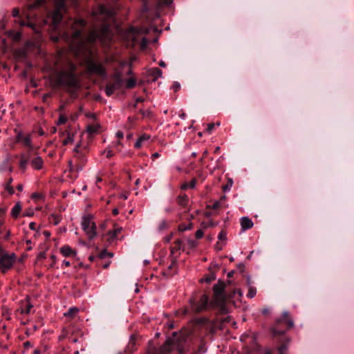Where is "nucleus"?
Returning a JSON list of instances; mask_svg holds the SVG:
<instances>
[{
	"label": "nucleus",
	"mask_w": 354,
	"mask_h": 354,
	"mask_svg": "<svg viewBox=\"0 0 354 354\" xmlns=\"http://www.w3.org/2000/svg\"><path fill=\"white\" fill-rule=\"evenodd\" d=\"M86 25L84 19H77L73 26L75 28H80L74 30L72 33V39L71 47L76 55H84L88 57L86 61L87 71L91 74L98 75L100 76L106 75V70L100 62H97L92 56V50L91 45L97 40L105 43L111 39L110 29L106 25H103L100 29H94L90 32L86 40L81 38L82 30Z\"/></svg>",
	"instance_id": "1"
},
{
	"label": "nucleus",
	"mask_w": 354,
	"mask_h": 354,
	"mask_svg": "<svg viewBox=\"0 0 354 354\" xmlns=\"http://www.w3.org/2000/svg\"><path fill=\"white\" fill-rule=\"evenodd\" d=\"M283 324H286L288 328L294 326V322L288 312H284L282 317L277 319L274 325L270 329L273 337L277 338L282 336V339L280 340L281 345L278 348L279 354H286L288 344L290 341L288 337L284 336L286 329L283 328L282 325Z\"/></svg>",
	"instance_id": "2"
},
{
	"label": "nucleus",
	"mask_w": 354,
	"mask_h": 354,
	"mask_svg": "<svg viewBox=\"0 0 354 354\" xmlns=\"http://www.w3.org/2000/svg\"><path fill=\"white\" fill-rule=\"evenodd\" d=\"M76 66L69 63L68 69H64L57 72L54 77L55 86H64L68 88H77L80 86L79 80L75 73Z\"/></svg>",
	"instance_id": "3"
},
{
	"label": "nucleus",
	"mask_w": 354,
	"mask_h": 354,
	"mask_svg": "<svg viewBox=\"0 0 354 354\" xmlns=\"http://www.w3.org/2000/svg\"><path fill=\"white\" fill-rule=\"evenodd\" d=\"M210 304L211 302L209 303V297L205 294L201 295L198 299L196 297H193L189 299L191 310L194 313H201L207 310L209 306H213Z\"/></svg>",
	"instance_id": "4"
},
{
	"label": "nucleus",
	"mask_w": 354,
	"mask_h": 354,
	"mask_svg": "<svg viewBox=\"0 0 354 354\" xmlns=\"http://www.w3.org/2000/svg\"><path fill=\"white\" fill-rule=\"evenodd\" d=\"M225 284L223 282H218L213 286V299L210 304L213 306H222L225 302V297L223 291L225 289Z\"/></svg>",
	"instance_id": "5"
},
{
	"label": "nucleus",
	"mask_w": 354,
	"mask_h": 354,
	"mask_svg": "<svg viewBox=\"0 0 354 354\" xmlns=\"http://www.w3.org/2000/svg\"><path fill=\"white\" fill-rule=\"evenodd\" d=\"M82 227L89 239H93L96 236V225L93 221L92 216L89 215L84 216L82 221Z\"/></svg>",
	"instance_id": "6"
},
{
	"label": "nucleus",
	"mask_w": 354,
	"mask_h": 354,
	"mask_svg": "<svg viewBox=\"0 0 354 354\" xmlns=\"http://www.w3.org/2000/svg\"><path fill=\"white\" fill-rule=\"evenodd\" d=\"M16 256L15 254L9 255L4 254L0 257V266L1 272L5 273L8 269H10L15 260Z\"/></svg>",
	"instance_id": "7"
},
{
	"label": "nucleus",
	"mask_w": 354,
	"mask_h": 354,
	"mask_svg": "<svg viewBox=\"0 0 354 354\" xmlns=\"http://www.w3.org/2000/svg\"><path fill=\"white\" fill-rule=\"evenodd\" d=\"M33 308V305L30 301V297H26L24 300L19 302V307L15 311L16 316L19 314L21 315H29Z\"/></svg>",
	"instance_id": "8"
},
{
	"label": "nucleus",
	"mask_w": 354,
	"mask_h": 354,
	"mask_svg": "<svg viewBox=\"0 0 354 354\" xmlns=\"http://www.w3.org/2000/svg\"><path fill=\"white\" fill-rule=\"evenodd\" d=\"M122 80L119 75L114 77L113 82H109L105 86V93L108 96H111L113 93L120 89L122 86Z\"/></svg>",
	"instance_id": "9"
},
{
	"label": "nucleus",
	"mask_w": 354,
	"mask_h": 354,
	"mask_svg": "<svg viewBox=\"0 0 354 354\" xmlns=\"http://www.w3.org/2000/svg\"><path fill=\"white\" fill-rule=\"evenodd\" d=\"M16 140L17 142H21L25 147H27L28 148V151L30 152L32 150L33 147L30 135L24 136L20 132L17 135Z\"/></svg>",
	"instance_id": "10"
},
{
	"label": "nucleus",
	"mask_w": 354,
	"mask_h": 354,
	"mask_svg": "<svg viewBox=\"0 0 354 354\" xmlns=\"http://www.w3.org/2000/svg\"><path fill=\"white\" fill-rule=\"evenodd\" d=\"M63 8L64 3L62 2L59 3L55 10L52 14L53 21L55 25H57L62 19L61 9Z\"/></svg>",
	"instance_id": "11"
},
{
	"label": "nucleus",
	"mask_w": 354,
	"mask_h": 354,
	"mask_svg": "<svg viewBox=\"0 0 354 354\" xmlns=\"http://www.w3.org/2000/svg\"><path fill=\"white\" fill-rule=\"evenodd\" d=\"M122 230V228L121 227L115 224L113 230H109L106 235L107 240L110 243L113 241L117 238L118 234L121 232Z\"/></svg>",
	"instance_id": "12"
},
{
	"label": "nucleus",
	"mask_w": 354,
	"mask_h": 354,
	"mask_svg": "<svg viewBox=\"0 0 354 354\" xmlns=\"http://www.w3.org/2000/svg\"><path fill=\"white\" fill-rule=\"evenodd\" d=\"M147 32H148V30L145 28L138 29L134 27H131L129 29V37L133 40V42H136V37L140 32L146 33Z\"/></svg>",
	"instance_id": "13"
},
{
	"label": "nucleus",
	"mask_w": 354,
	"mask_h": 354,
	"mask_svg": "<svg viewBox=\"0 0 354 354\" xmlns=\"http://www.w3.org/2000/svg\"><path fill=\"white\" fill-rule=\"evenodd\" d=\"M30 158V152L28 151L26 153H22L20 156L19 167L20 169L25 170L27 167V164Z\"/></svg>",
	"instance_id": "14"
},
{
	"label": "nucleus",
	"mask_w": 354,
	"mask_h": 354,
	"mask_svg": "<svg viewBox=\"0 0 354 354\" xmlns=\"http://www.w3.org/2000/svg\"><path fill=\"white\" fill-rule=\"evenodd\" d=\"M61 254L66 257H75L76 255V252L73 250L70 246L66 245L60 248Z\"/></svg>",
	"instance_id": "15"
},
{
	"label": "nucleus",
	"mask_w": 354,
	"mask_h": 354,
	"mask_svg": "<svg viewBox=\"0 0 354 354\" xmlns=\"http://www.w3.org/2000/svg\"><path fill=\"white\" fill-rule=\"evenodd\" d=\"M252 221L247 216H244L241 219V225L243 231L249 230L253 227Z\"/></svg>",
	"instance_id": "16"
},
{
	"label": "nucleus",
	"mask_w": 354,
	"mask_h": 354,
	"mask_svg": "<svg viewBox=\"0 0 354 354\" xmlns=\"http://www.w3.org/2000/svg\"><path fill=\"white\" fill-rule=\"evenodd\" d=\"M43 164H44V161L40 156L35 157L30 162V165H31L33 169H37V170L42 169Z\"/></svg>",
	"instance_id": "17"
},
{
	"label": "nucleus",
	"mask_w": 354,
	"mask_h": 354,
	"mask_svg": "<svg viewBox=\"0 0 354 354\" xmlns=\"http://www.w3.org/2000/svg\"><path fill=\"white\" fill-rule=\"evenodd\" d=\"M174 342L171 339H167L165 343L162 346L160 351L163 354L170 352L173 348Z\"/></svg>",
	"instance_id": "18"
},
{
	"label": "nucleus",
	"mask_w": 354,
	"mask_h": 354,
	"mask_svg": "<svg viewBox=\"0 0 354 354\" xmlns=\"http://www.w3.org/2000/svg\"><path fill=\"white\" fill-rule=\"evenodd\" d=\"M151 136L147 133L142 134L135 143V147L137 149L140 148L143 143L150 139Z\"/></svg>",
	"instance_id": "19"
},
{
	"label": "nucleus",
	"mask_w": 354,
	"mask_h": 354,
	"mask_svg": "<svg viewBox=\"0 0 354 354\" xmlns=\"http://www.w3.org/2000/svg\"><path fill=\"white\" fill-rule=\"evenodd\" d=\"M100 125L97 123L91 124L87 126L86 131L90 135H93L99 132Z\"/></svg>",
	"instance_id": "20"
},
{
	"label": "nucleus",
	"mask_w": 354,
	"mask_h": 354,
	"mask_svg": "<svg viewBox=\"0 0 354 354\" xmlns=\"http://www.w3.org/2000/svg\"><path fill=\"white\" fill-rule=\"evenodd\" d=\"M80 144H77L75 149H74V152L76 153L75 154V157H77V158L80 159V158H84V152L83 151H86V147H84V149H80Z\"/></svg>",
	"instance_id": "21"
},
{
	"label": "nucleus",
	"mask_w": 354,
	"mask_h": 354,
	"mask_svg": "<svg viewBox=\"0 0 354 354\" xmlns=\"http://www.w3.org/2000/svg\"><path fill=\"white\" fill-rule=\"evenodd\" d=\"M21 210L20 203H17L11 211V215L13 218H17Z\"/></svg>",
	"instance_id": "22"
},
{
	"label": "nucleus",
	"mask_w": 354,
	"mask_h": 354,
	"mask_svg": "<svg viewBox=\"0 0 354 354\" xmlns=\"http://www.w3.org/2000/svg\"><path fill=\"white\" fill-rule=\"evenodd\" d=\"M65 133H66V138L62 141V144L64 145L72 144L74 141V134L72 133H70L68 131H66Z\"/></svg>",
	"instance_id": "23"
},
{
	"label": "nucleus",
	"mask_w": 354,
	"mask_h": 354,
	"mask_svg": "<svg viewBox=\"0 0 354 354\" xmlns=\"http://www.w3.org/2000/svg\"><path fill=\"white\" fill-rule=\"evenodd\" d=\"M162 72L158 68H153L151 71V75L153 77V80L156 81L158 78L162 76Z\"/></svg>",
	"instance_id": "24"
},
{
	"label": "nucleus",
	"mask_w": 354,
	"mask_h": 354,
	"mask_svg": "<svg viewBox=\"0 0 354 354\" xmlns=\"http://www.w3.org/2000/svg\"><path fill=\"white\" fill-rule=\"evenodd\" d=\"M8 35L10 37H11L15 41H18L21 38V34L20 32H15L14 30H10L8 32Z\"/></svg>",
	"instance_id": "25"
},
{
	"label": "nucleus",
	"mask_w": 354,
	"mask_h": 354,
	"mask_svg": "<svg viewBox=\"0 0 354 354\" xmlns=\"http://www.w3.org/2000/svg\"><path fill=\"white\" fill-rule=\"evenodd\" d=\"M100 12L102 14L106 15L109 17H112L114 15V11L111 9H106L104 6H100Z\"/></svg>",
	"instance_id": "26"
},
{
	"label": "nucleus",
	"mask_w": 354,
	"mask_h": 354,
	"mask_svg": "<svg viewBox=\"0 0 354 354\" xmlns=\"http://www.w3.org/2000/svg\"><path fill=\"white\" fill-rule=\"evenodd\" d=\"M182 241L179 239L174 242V245L171 247V253L173 254L181 249Z\"/></svg>",
	"instance_id": "27"
},
{
	"label": "nucleus",
	"mask_w": 354,
	"mask_h": 354,
	"mask_svg": "<svg viewBox=\"0 0 354 354\" xmlns=\"http://www.w3.org/2000/svg\"><path fill=\"white\" fill-rule=\"evenodd\" d=\"M78 312L79 309L77 308H71L66 313H64V316L74 317L77 314Z\"/></svg>",
	"instance_id": "28"
},
{
	"label": "nucleus",
	"mask_w": 354,
	"mask_h": 354,
	"mask_svg": "<svg viewBox=\"0 0 354 354\" xmlns=\"http://www.w3.org/2000/svg\"><path fill=\"white\" fill-rule=\"evenodd\" d=\"M188 202V197L187 195L184 194L183 196H179L178 198V203L181 206H186Z\"/></svg>",
	"instance_id": "29"
},
{
	"label": "nucleus",
	"mask_w": 354,
	"mask_h": 354,
	"mask_svg": "<svg viewBox=\"0 0 354 354\" xmlns=\"http://www.w3.org/2000/svg\"><path fill=\"white\" fill-rule=\"evenodd\" d=\"M192 227H193V224H192V223L189 222L187 224H185V223L180 224L178 226V230L181 232H184L186 230H191V229H192Z\"/></svg>",
	"instance_id": "30"
},
{
	"label": "nucleus",
	"mask_w": 354,
	"mask_h": 354,
	"mask_svg": "<svg viewBox=\"0 0 354 354\" xmlns=\"http://www.w3.org/2000/svg\"><path fill=\"white\" fill-rule=\"evenodd\" d=\"M12 182V178H8V180L7 181L6 186L5 187L6 190H7L8 192V193L11 195L15 193L14 188L12 186H11Z\"/></svg>",
	"instance_id": "31"
},
{
	"label": "nucleus",
	"mask_w": 354,
	"mask_h": 354,
	"mask_svg": "<svg viewBox=\"0 0 354 354\" xmlns=\"http://www.w3.org/2000/svg\"><path fill=\"white\" fill-rule=\"evenodd\" d=\"M61 216L57 214H51L50 217V222H52L55 225H57L61 221Z\"/></svg>",
	"instance_id": "32"
},
{
	"label": "nucleus",
	"mask_w": 354,
	"mask_h": 354,
	"mask_svg": "<svg viewBox=\"0 0 354 354\" xmlns=\"http://www.w3.org/2000/svg\"><path fill=\"white\" fill-rule=\"evenodd\" d=\"M232 184H233L232 180L231 178H229L227 183L223 186V190L224 192L230 191V189H231V187L232 186Z\"/></svg>",
	"instance_id": "33"
},
{
	"label": "nucleus",
	"mask_w": 354,
	"mask_h": 354,
	"mask_svg": "<svg viewBox=\"0 0 354 354\" xmlns=\"http://www.w3.org/2000/svg\"><path fill=\"white\" fill-rule=\"evenodd\" d=\"M136 86V80L133 78H130L127 82V88H131Z\"/></svg>",
	"instance_id": "34"
},
{
	"label": "nucleus",
	"mask_w": 354,
	"mask_h": 354,
	"mask_svg": "<svg viewBox=\"0 0 354 354\" xmlns=\"http://www.w3.org/2000/svg\"><path fill=\"white\" fill-rule=\"evenodd\" d=\"M67 121V118L64 114H60L59 119L57 120V124H65Z\"/></svg>",
	"instance_id": "35"
},
{
	"label": "nucleus",
	"mask_w": 354,
	"mask_h": 354,
	"mask_svg": "<svg viewBox=\"0 0 354 354\" xmlns=\"http://www.w3.org/2000/svg\"><path fill=\"white\" fill-rule=\"evenodd\" d=\"M257 293L256 288L254 287H250L247 296L250 298H252Z\"/></svg>",
	"instance_id": "36"
},
{
	"label": "nucleus",
	"mask_w": 354,
	"mask_h": 354,
	"mask_svg": "<svg viewBox=\"0 0 354 354\" xmlns=\"http://www.w3.org/2000/svg\"><path fill=\"white\" fill-rule=\"evenodd\" d=\"M105 257H113V254L110 253V252H107L106 250H104L102 252H100V254H99V259H102Z\"/></svg>",
	"instance_id": "37"
},
{
	"label": "nucleus",
	"mask_w": 354,
	"mask_h": 354,
	"mask_svg": "<svg viewBox=\"0 0 354 354\" xmlns=\"http://www.w3.org/2000/svg\"><path fill=\"white\" fill-rule=\"evenodd\" d=\"M214 279H215L214 274H211L209 276H208V277H207L205 278H203L200 281H201V282L205 281L207 283H209V282H211L212 281H213Z\"/></svg>",
	"instance_id": "38"
},
{
	"label": "nucleus",
	"mask_w": 354,
	"mask_h": 354,
	"mask_svg": "<svg viewBox=\"0 0 354 354\" xmlns=\"http://www.w3.org/2000/svg\"><path fill=\"white\" fill-rule=\"evenodd\" d=\"M40 5H41V1H37L36 2L28 5V9L29 10H32L39 7Z\"/></svg>",
	"instance_id": "39"
},
{
	"label": "nucleus",
	"mask_w": 354,
	"mask_h": 354,
	"mask_svg": "<svg viewBox=\"0 0 354 354\" xmlns=\"http://www.w3.org/2000/svg\"><path fill=\"white\" fill-rule=\"evenodd\" d=\"M218 239L221 241H225L227 239V234L226 232L224 231V230H222L218 236Z\"/></svg>",
	"instance_id": "40"
},
{
	"label": "nucleus",
	"mask_w": 354,
	"mask_h": 354,
	"mask_svg": "<svg viewBox=\"0 0 354 354\" xmlns=\"http://www.w3.org/2000/svg\"><path fill=\"white\" fill-rule=\"evenodd\" d=\"M168 224L165 220H162L159 225V230H162L167 227Z\"/></svg>",
	"instance_id": "41"
},
{
	"label": "nucleus",
	"mask_w": 354,
	"mask_h": 354,
	"mask_svg": "<svg viewBox=\"0 0 354 354\" xmlns=\"http://www.w3.org/2000/svg\"><path fill=\"white\" fill-rule=\"evenodd\" d=\"M21 26H27L31 28L32 29H33L34 30H35V25L32 23H26L25 21H22L21 23Z\"/></svg>",
	"instance_id": "42"
},
{
	"label": "nucleus",
	"mask_w": 354,
	"mask_h": 354,
	"mask_svg": "<svg viewBox=\"0 0 354 354\" xmlns=\"http://www.w3.org/2000/svg\"><path fill=\"white\" fill-rule=\"evenodd\" d=\"M215 124L214 123H209L207 124V131L209 133H211V132L212 131V130L214 129V127H215Z\"/></svg>",
	"instance_id": "43"
},
{
	"label": "nucleus",
	"mask_w": 354,
	"mask_h": 354,
	"mask_svg": "<svg viewBox=\"0 0 354 354\" xmlns=\"http://www.w3.org/2000/svg\"><path fill=\"white\" fill-rule=\"evenodd\" d=\"M203 234H204V233H203V230H198L196 231V232L195 236H196V239H201L203 236Z\"/></svg>",
	"instance_id": "44"
},
{
	"label": "nucleus",
	"mask_w": 354,
	"mask_h": 354,
	"mask_svg": "<svg viewBox=\"0 0 354 354\" xmlns=\"http://www.w3.org/2000/svg\"><path fill=\"white\" fill-rule=\"evenodd\" d=\"M172 88H173L174 92H177L180 89V85L178 82H176L174 83Z\"/></svg>",
	"instance_id": "45"
},
{
	"label": "nucleus",
	"mask_w": 354,
	"mask_h": 354,
	"mask_svg": "<svg viewBox=\"0 0 354 354\" xmlns=\"http://www.w3.org/2000/svg\"><path fill=\"white\" fill-rule=\"evenodd\" d=\"M173 0H159L160 3L162 5L168 6L172 3Z\"/></svg>",
	"instance_id": "46"
},
{
	"label": "nucleus",
	"mask_w": 354,
	"mask_h": 354,
	"mask_svg": "<svg viewBox=\"0 0 354 354\" xmlns=\"http://www.w3.org/2000/svg\"><path fill=\"white\" fill-rule=\"evenodd\" d=\"M187 242L190 248H194L196 246V242L194 240H188Z\"/></svg>",
	"instance_id": "47"
},
{
	"label": "nucleus",
	"mask_w": 354,
	"mask_h": 354,
	"mask_svg": "<svg viewBox=\"0 0 354 354\" xmlns=\"http://www.w3.org/2000/svg\"><path fill=\"white\" fill-rule=\"evenodd\" d=\"M196 180H195V179H193V180H192L190 181V183H189V184H187V185H189V188L193 189V188H194V187H195V186H196Z\"/></svg>",
	"instance_id": "48"
},
{
	"label": "nucleus",
	"mask_w": 354,
	"mask_h": 354,
	"mask_svg": "<svg viewBox=\"0 0 354 354\" xmlns=\"http://www.w3.org/2000/svg\"><path fill=\"white\" fill-rule=\"evenodd\" d=\"M19 15V9L17 8H15L13 10H12V15L14 17H18Z\"/></svg>",
	"instance_id": "49"
},
{
	"label": "nucleus",
	"mask_w": 354,
	"mask_h": 354,
	"mask_svg": "<svg viewBox=\"0 0 354 354\" xmlns=\"http://www.w3.org/2000/svg\"><path fill=\"white\" fill-rule=\"evenodd\" d=\"M147 39L145 38V37H142V41H141V46L142 48L145 47L147 45Z\"/></svg>",
	"instance_id": "50"
},
{
	"label": "nucleus",
	"mask_w": 354,
	"mask_h": 354,
	"mask_svg": "<svg viewBox=\"0 0 354 354\" xmlns=\"http://www.w3.org/2000/svg\"><path fill=\"white\" fill-rule=\"evenodd\" d=\"M140 113L145 117L149 116L150 115V113H151V112L149 110H147V111L140 110Z\"/></svg>",
	"instance_id": "51"
},
{
	"label": "nucleus",
	"mask_w": 354,
	"mask_h": 354,
	"mask_svg": "<svg viewBox=\"0 0 354 354\" xmlns=\"http://www.w3.org/2000/svg\"><path fill=\"white\" fill-rule=\"evenodd\" d=\"M220 207V203L218 201H216L213 203L212 208L214 209H216L219 208Z\"/></svg>",
	"instance_id": "52"
},
{
	"label": "nucleus",
	"mask_w": 354,
	"mask_h": 354,
	"mask_svg": "<svg viewBox=\"0 0 354 354\" xmlns=\"http://www.w3.org/2000/svg\"><path fill=\"white\" fill-rule=\"evenodd\" d=\"M104 153H106V156L107 158H111L113 156V153L111 150L105 151Z\"/></svg>",
	"instance_id": "53"
},
{
	"label": "nucleus",
	"mask_w": 354,
	"mask_h": 354,
	"mask_svg": "<svg viewBox=\"0 0 354 354\" xmlns=\"http://www.w3.org/2000/svg\"><path fill=\"white\" fill-rule=\"evenodd\" d=\"M116 136L118 139H122L124 137V134L122 131H118L117 133H116Z\"/></svg>",
	"instance_id": "54"
},
{
	"label": "nucleus",
	"mask_w": 354,
	"mask_h": 354,
	"mask_svg": "<svg viewBox=\"0 0 354 354\" xmlns=\"http://www.w3.org/2000/svg\"><path fill=\"white\" fill-rule=\"evenodd\" d=\"M36 223H34V222H31L30 224H29V227L30 230H36Z\"/></svg>",
	"instance_id": "55"
},
{
	"label": "nucleus",
	"mask_w": 354,
	"mask_h": 354,
	"mask_svg": "<svg viewBox=\"0 0 354 354\" xmlns=\"http://www.w3.org/2000/svg\"><path fill=\"white\" fill-rule=\"evenodd\" d=\"M33 215V212L32 210H29L27 212L24 213V216H32Z\"/></svg>",
	"instance_id": "56"
},
{
	"label": "nucleus",
	"mask_w": 354,
	"mask_h": 354,
	"mask_svg": "<svg viewBox=\"0 0 354 354\" xmlns=\"http://www.w3.org/2000/svg\"><path fill=\"white\" fill-rule=\"evenodd\" d=\"M110 264H111V261H109L106 262L105 263H104V264L102 265V268H103L104 269H106V268H109V265H110Z\"/></svg>",
	"instance_id": "57"
},
{
	"label": "nucleus",
	"mask_w": 354,
	"mask_h": 354,
	"mask_svg": "<svg viewBox=\"0 0 354 354\" xmlns=\"http://www.w3.org/2000/svg\"><path fill=\"white\" fill-rule=\"evenodd\" d=\"M24 347H25V348H29V347H31V346H32V345H31L30 342H28V341L25 342L24 343Z\"/></svg>",
	"instance_id": "58"
},
{
	"label": "nucleus",
	"mask_w": 354,
	"mask_h": 354,
	"mask_svg": "<svg viewBox=\"0 0 354 354\" xmlns=\"http://www.w3.org/2000/svg\"><path fill=\"white\" fill-rule=\"evenodd\" d=\"M40 196H41L40 194L38 193H33L32 195V198H35V199L40 198Z\"/></svg>",
	"instance_id": "59"
},
{
	"label": "nucleus",
	"mask_w": 354,
	"mask_h": 354,
	"mask_svg": "<svg viewBox=\"0 0 354 354\" xmlns=\"http://www.w3.org/2000/svg\"><path fill=\"white\" fill-rule=\"evenodd\" d=\"M10 230H8V231H7V232H6V235H5V236H4V239H5L6 240H8V239H9V238H10Z\"/></svg>",
	"instance_id": "60"
},
{
	"label": "nucleus",
	"mask_w": 354,
	"mask_h": 354,
	"mask_svg": "<svg viewBox=\"0 0 354 354\" xmlns=\"http://www.w3.org/2000/svg\"><path fill=\"white\" fill-rule=\"evenodd\" d=\"M63 265H64L66 267H68L71 266V263L68 261L64 260L63 261Z\"/></svg>",
	"instance_id": "61"
},
{
	"label": "nucleus",
	"mask_w": 354,
	"mask_h": 354,
	"mask_svg": "<svg viewBox=\"0 0 354 354\" xmlns=\"http://www.w3.org/2000/svg\"><path fill=\"white\" fill-rule=\"evenodd\" d=\"M16 188L19 192H21L23 190V185L21 184H19Z\"/></svg>",
	"instance_id": "62"
},
{
	"label": "nucleus",
	"mask_w": 354,
	"mask_h": 354,
	"mask_svg": "<svg viewBox=\"0 0 354 354\" xmlns=\"http://www.w3.org/2000/svg\"><path fill=\"white\" fill-rule=\"evenodd\" d=\"M159 156H160V154L158 152H156V153L152 154V158L153 159L157 158Z\"/></svg>",
	"instance_id": "63"
},
{
	"label": "nucleus",
	"mask_w": 354,
	"mask_h": 354,
	"mask_svg": "<svg viewBox=\"0 0 354 354\" xmlns=\"http://www.w3.org/2000/svg\"><path fill=\"white\" fill-rule=\"evenodd\" d=\"M44 234L45 235L46 237L48 238L50 236V232L48 231H44Z\"/></svg>",
	"instance_id": "64"
}]
</instances>
